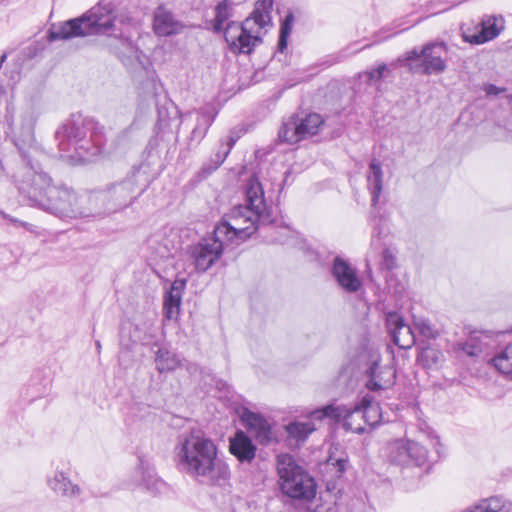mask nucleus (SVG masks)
<instances>
[{
  "label": "nucleus",
  "mask_w": 512,
  "mask_h": 512,
  "mask_svg": "<svg viewBox=\"0 0 512 512\" xmlns=\"http://www.w3.org/2000/svg\"><path fill=\"white\" fill-rule=\"evenodd\" d=\"M273 223L272 213L264 198L259 179L253 175L245 184V205L239 204L225 214L215 226L213 235L190 246L189 255L198 272L207 271L223 254L224 246L240 244L260 225Z\"/></svg>",
  "instance_id": "nucleus-1"
},
{
  "label": "nucleus",
  "mask_w": 512,
  "mask_h": 512,
  "mask_svg": "<svg viewBox=\"0 0 512 512\" xmlns=\"http://www.w3.org/2000/svg\"><path fill=\"white\" fill-rule=\"evenodd\" d=\"M90 35L106 36L108 47L119 56L131 57L137 53L130 24L117 18L110 2L101 1L79 17L51 24L47 39L54 42Z\"/></svg>",
  "instance_id": "nucleus-2"
},
{
  "label": "nucleus",
  "mask_w": 512,
  "mask_h": 512,
  "mask_svg": "<svg viewBox=\"0 0 512 512\" xmlns=\"http://www.w3.org/2000/svg\"><path fill=\"white\" fill-rule=\"evenodd\" d=\"M179 471L201 482L222 486L230 480L228 464L218 456V447L201 430L182 434L174 449Z\"/></svg>",
  "instance_id": "nucleus-3"
},
{
  "label": "nucleus",
  "mask_w": 512,
  "mask_h": 512,
  "mask_svg": "<svg viewBox=\"0 0 512 512\" xmlns=\"http://www.w3.org/2000/svg\"><path fill=\"white\" fill-rule=\"evenodd\" d=\"M55 139L61 152L74 151V157L86 160L101 153L104 127L92 118L73 114L56 130Z\"/></svg>",
  "instance_id": "nucleus-4"
},
{
  "label": "nucleus",
  "mask_w": 512,
  "mask_h": 512,
  "mask_svg": "<svg viewBox=\"0 0 512 512\" xmlns=\"http://www.w3.org/2000/svg\"><path fill=\"white\" fill-rule=\"evenodd\" d=\"M274 0H257L251 16L241 24L230 22L225 31V40L231 49L249 54L261 42L260 31L271 22L270 12Z\"/></svg>",
  "instance_id": "nucleus-5"
},
{
  "label": "nucleus",
  "mask_w": 512,
  "mask_h": 512,
  "mask_svg": "<svg viewBox=\"0 0 512 512\" xmlns=\"http://www.w3.org/2000/svg\"><path fill=\"white\" fill-rule=\"evenodd\" d=\"M311 419L322 420L329 418L334 421H343L346 430L356 433H363L365 428L357 420L374 426L379 422V406L373 402L369 395H365L359 403L353 405L329 404L311 411L308 415Z\"/></svg>",
  "instance_id": "nucleus-6"
},
{
  "label": "nucleus",
  "mask_w": 512,
  "mask_h": 512,
  "mask_svg": "<svg viewBox=\"0 0 512 512\" xmlns=\"http://www.w3.org/2000/svg\"><path fill=\"white\" fill-rule=\"evenodd\" d=\"M19 150L22 151L25 161L24 166L16 175L19 194L28 205L45 211L50 196H52L51 190L55 189V185L52 184L51 177L42 171L40 165L32 161L29 152L23 151L20 146Z\"/></svg>",
  "instance_id": "nucleus-7"
},
{
  "label": "nucleus",
  "mask_w": 512,
  "mask_h": 512,
  "mask_svg": "<svg viewBox=\"0 0 512 512\" xmlns=\"http://www.w3.org/2000/svg\"><path fill=\"white\" fill-rule=\"evenodd\" d=\"M276 469L281 492L295 500L310 501L316 495L314 478L289 454L277 456Z\"/></svg>",
  "instance_id": "nucleus-8"
},
{
  "label": "nucleus",
  "mask_w": 512,
  "mask_h": 512,
  "mask_svg": "<svg viewBox=\"0 0 512 512\" xmlns=\"http://www.w3.org/2000/svg\"><path fill=\"white\" fill-rule=\"evenodd\" d=\"M139 170H133L124 179L111 183L105 190L94 191V202L101 210L99 216L121 210L141 195L148 184H139Z\"/></svg>",
  "instance_id": "nucleus-9"
},
{
  "label": "nucleus",
  "mask_w": 512,
  "mask_h": 512,
  "mask_svg": "<svg viewBox=\"0 0 512 512\" xmlns=\"http://www.w3.org/2000/svg\"><path fill=\"white\" fill-rule=\"evenodd\" d=\"M51 192L52 196L45 211L61 219L98 217L101 211L98 205H95L93 192L77 194L66 186H55Z\"/></svg>",
  "instance_id": "nucleus-10"
},
{
  "label": "nucleus",
  "mask_w": 512,
  "mask_h": 512,
  "mask_svg": "<svg viewBox=\"0 0 512 512\" xmlns=\"http://www.w3.org/2000/svg\"><path fill=\"white\" fill-rule=\"evenodd\" d=\"M448 48L444 42H430L413 48L397 59L412 74L439 75L447 68Z\"/></svg>",
  "instance_id": "nucleus-11"
},
{
  "label": "nucleus",
  "mask_w": 512,
  "mask_h": 512,
  "mask_svg": "<svg viewBox=\"0 0 512 512\" xmlns=\"http://www.w3.org/2000/svg\"><path fill=\"white\" fill-rule=\"evenodd\" d=\"M367 183L372 202L370 217V224L372 225L371 245L381 246L382 238L388 233V222L386 217L381 214L380 208L377 207L383 189V171L381 163L377 159H373L369 164Z\"/></svg>",
  "instance_id": "nucleus-12"
},
{
  "label": "nucleus",
  "mask_w": 512,
  "mask_h": 512,
  "mask_svg": "<svg viewBox=\"0 0 512 512\" xmlns=\"http://www.w3.org/2000/svg\"><path fill=\"white\" fill-rule=\"evenodd\" d=\"M386 456L391 463L402 467H422L428 462L427 449L420 443L407 439H396L388 443Z\"/></svg>",
  "instance_id": "nucleus-13"
},
{
  "label": "nucleus",
  "mask_w": 512,
  "mask_h": 512,
  "mask_svg": "<svg viewBox=\"0 0 512 512\" xmlns=\"http://www.w3.org/2000/svg\"><path fill=\"white\" fill-rule=\"evenodd\" d=\"M322 123L323 120L317 113H310L304 117L292 116L283 123L278 137L281 142L295 144L317 134Z\"/></svg>",
  "instance_id": "nucleus-14"
},
{
  "label": "nucleus",
  "mask_w": 512,
  "mask_h": 512,
  "mask_svg": "<svg viewBox=\"0 0 512 512\" xmlns=\"http://www.w3.org/2000/svg\"><path fill=\"white\" fill-rule=\"evenodd\" d=\"M188 26L165 5H159L153 12V32L158 37H171L184 32Z\"/></svg>",
  "instance_id": "nucleus-15"
},
{
  "label": "nucleus",
  "mask_w": 512,
  "mask_h": 512,
  "mask_svg": "<svg viewBox=\"0 0 512 512\" xmlns=\"http://www.w3.org/2000/svg\"><path fill=\"white\" fill-rule=\"evenodd\" d=\"M386 326L392 341L401 349L411 348L415 343L413 326L406 324L397 312H389L386 316Z\"/></svg>",
  "instance_id": "nucleus-16"
},
{
  "label": "nucleus",
  "mask_w": 512,
  "mask_h": 512,
  "mask_svg": "<svg viewBox=\"0 0 512 512\" xmlns=\"http://www.w3.org/2000/svg\"><path fill=\"white\" fill-rule=\"evenodd\" d=\"M366 377V388L368 390H386L395 384L396 370L391 365H381L378 360H375L367 368Z\"/></svg>",
  "instance_id": "nucleus-17"
},
{
  "label": "nucleus",
  "mask_w": 512,
  "mask_h": 512,
  "mask_svg": "<svg viewBox=\"0 0 512 512\" xmlns=\"http://www.w3.org/2000/svg\"><path fill=\"white\" fill-rule=\"evenodd\" d=\"M331 271L337 284L345 292L355 293L361 288L362 283L357 276L355 268L341 257L334 259Z\"/></svg>",
  "instance_id": "nucleus-18"
},
{
  "label": "nucleus",
  "mask_w": 512,
  "mask_h": 512,
  "mask_svg": "<svg viewBox=\"0 0 512 512\" xmlns=\"http://www.w3.org/2000/svg\"><path fill=\"white\" fill-rule=\"evenodd\" d=\"M13 114L14 108L7 105L5 118L9 129L8 133H12L15 136L18 135L23 143H32L34 140V126L36 121L34 113L31 110L25 111L21 115L18 127L14 126Z\"/></svg>",
  "instance_id": "nucleus-19"
},
{
  "label": "nucleus",
  "mask_w": 512,
  "mask_h": 512,
  "mask_svg": "<svg viewBox=\"0 0 512 512\" xmlns=\"http://www.w3.org/2000/svg\"><path fill=\"white\" fill-rule=\"evenodd\" d=\"M137 472L141 475L142 484L152 495H160L168 490L167 484L157 476L152 464L143 458H139Z\"/></svg>",
  "instance_id": "nucleus-20"
},
{
  "label": "nucleus",
  "mask_w": 512,
  "mask_h": 512,
  "mask_svg": "<svg viewBox=\"0 0 512 512\" xmlns=\"http://www.w3.org/2000/svg\"><path fill=\"white\" fill-rule=\"evenodd\" d=\"M481 30L467 40L474 44H483L496 38L504 28V19L500 16L486 15L480 22Z\"/></svg>",
  "instance_id": "nucleus-21"
},
{
  "label": "nucleus",
  "mask_w": 512,
  "mask_h": 512,
  "mask_svg": "<svg viewBox=\"0 0 512 512\" xmlns=\"http://www.w3.org/2000/svg\"><path fill=\"white\" fill-rule=\"evenodd\" d=\"M229 451L239 462L250 463L255 458L256 446L243 431H237L230 439Z\"/></svg>",
  "instance_id": "nucleus-22"
},
{
  "label": "nucleus",
  "mask_w": 512,
  "mask_h": 512,
  "mask_svg": "<svg viewBox=\"0 0 512 512\" xmlns=\"http://www.w3.org/2000/svg\"><path fill=\"white\" fill-rule=\"evenodd\" d=\"M47 484L51 490L68 498H76L81 494V488L74 484L64 469L56 468L54 475L48 477Z\"/></svg>",
  "instance_id": "nucleus-23"
},
{
  "label": "nucleus",
  "mask_w": 512,
  "mask_h": 512,
  "mask_svg": "<svg viewBox=\"0 0 512 512\" xmlns=\"http://www.w3.org/2000/svg\"><path fill=\"white\" fill-rule=\"evenodd\" d=\"M186 286L185 279H176L165 293L163 310L164 315L169 320L177 319L180 312L182 292Z\"/></svg>",
  "instance_id": "nucleus-24"
},
{
  "label": "nucleus",
  "mask_w": 512,
  "mask_h": 512,
  "mask_svg": "<svg viewBox=\"0 0 512 512\" xmlns=\"http://www.w3.org/2000/svg\"><path fill=\"white\" fill-rule=\"evenodd\" d=\"M196 115V126L191 131L190 142L199 144L206 136L209 127L217 115V111L212 105H205L196 111Z\"/></svg>",
  "instance_id": "nucleus-25"
},
{
  "label": "nucleus",
  "mask_w": 512,
  "mask_h": 512,
  "mask_svg": "<svg viewBox=\"0 0 512 512\" xmlns=\"http://www.w3.org/2000/svg\"><path fill=\"white\" fill-rule=\"evenodd\" d=\"M502 336L508 337L502 345L499 346L495 355L489 360L491 365L502 374H512V334L501 333Z\"/></svg>",
  "instance_id": "nucleus-26"
},
{
  "label": "nucleus",
  "mask_w": 512,
  "mask_h": 512,
  "mask_svg": "<svg viewBox=\"0 0 512 512\" xmlns=\"http://www.w3.org/2000/svg\"><path fill=\"white\" fill-rule=\"evenodd\" d=\"M367 505L363 499L355 498L347 501V499H340V501H334L333 503H325L318 506L315 512H366Z\"/></svg>",
  "instance_id": "nucleus-27"
},
{
  "label": "nucleus",
  "mask_w": 512,
  "mask_h": 512,
  "mask_svg": "<svg viewBox=\"0 0 512 512\" xmlns=\"http://www.w3.org/2000/svg\"><path fill=\"white\" fill-rule=\"evenodd\" d=\"M512 503L499 496L482 499L479 503L467 508L468 512H510Z\"/></svg>",
  "instance_id": "nucleus-28"
},
{
  "label": "nucleus",
  "mask_w": 512,
  "mask_h": 512,
  "mask_svg": "<svg viewBox=\"0 0 512 512\" xmlns=\"http://www.w3.org/2000/svg\"><path fill=\"white\" fill-rule=\"evenodd\" d=\"M156 369L160 372L174 371L182 365L179 356L165 347H160L155 357Z\"/></svg>",
  "instance_id": "nucleus-29"
},
{
  "label": "nucleus",
  "mask_w": 512,
  "mask_h": 512,
  "mask_svg": "<svg viewBox=\"0 0 512 512\" xmlns=\"http://www.w3.org/2000/svg\"><path fill=\"white\" fill-rule=\"evenodd\" d=\"M417 361L425 369H438L444 362V354L435 347L426 346L419 352Z\"/></svg>",
  "instance_id": "nucleus-30"
},
{
  "label": "nucleus",
  "mask_w": 512,
  "mask_h": 512,
  "mask_svg": "<svg viewBox=\"0 0 512 512\" xmlns=\"http://www.w3.org/2000/svg\"><path fill=\"white\" fill-rule=\"evenodd\" d=\"M242 421L249 431H254L258 436L265 435L268 431L266 420L257 413L245 411L242 414Z\"/></svg>",
  "instance_id": "nucleus-31"
},
{
  "label": "nucleus",
  "mask_w": 512,
  "mask_h": 512,
  "mask_svg": "<svg viewBox=\"0 0 512 512\" xmlns=\"http://www.w3.org/2000/svg\"><path fill=\"white\" fill-rule=\"evenodd\" d=\"M315 429L316 427L312 422L294 421L286 426L289 437L295 439L297 442L305 441Z\"/></svg>",
  "instance_id": "nucleus-32"
},
{
  "label": "nucleus",
  "mask_w": 512,
  "mask_h": 512,
  "mask_svg": "<svg viewBox=\"0 0 512 512\" xmlns=\"http://www.w3.org/2000/svg\"><path fill=\"white\" fill-rule=\"evenodd\" d=\"M232 16V6L228 0H223L215 7V18L213 21V30L216 33L226 31L224 23Z\"/></svg>",
  "instance_id": "nucleus-33"
},
{
  "label": "nucleus",
  "mask_w": 512,
  "mask_h": 512,
  "mask_svg": "<svg viewBox=\"0 0 512 512\" xmlns=\"http://www.w3.org/2000/svg\"><path fill=\"white\" fill-rule=\"evenodd\" d=\"M413 330L426 339H436L439 335L437 328L424 317H413Z\"/></svg>",
  "instance_id": "nucleus-34"
},
{
  "label": "nucleus",
  "mask_w": 512,
  "mask_h": 512,
  "mask_svg": "<svg viewBox=\"0 0 512 512\" xmlns=\"http://www.w3.org/2000/svg\"><path fill=\"white\" fill-rule=\"evenodd\" d=\"M295 17L293 12H288L280 25V33L277 49L279 52H284L288 45V37L290 36L293 28Z\"/></svg>",
  "instance_id": "nucleus-35"
},
{
  "label": "nucleus",
  "mask_w": 512,
  "mask_h": 512,
  "mask_svg": "<svg viewBox=\"0 0 512 512\" xmlns=\"http://www.w3.org/2000/svg\"><path fill=\"white\" fill-rule=\"evenodd\" d=\"M390 73V67L385 63H382L379 64L376 68L366 71L364 75L366 76L368 84L372 85L379 82L381 79L388 77Z\"/></svg>",
  "instance_id": "nucleus-36"
},
{
  "label": "nucleus",
  "mask_w": 512,
  "mask_h": 512,
  "mask_svg": "<svg viewBox=\"0 0 512 512\" xmlns=\"http://www.w3.org/2000/svg\"><path fill=\"white\" fill-rule=\"evenodd\" d=\"M463 351L469 356H478L483 351V343L478 337H471L464 345Z\"/></svg>",
  "instance_id": "nucleus-37"
},
{
  "label": "nucleus",
  "mask_w": 512,
  "mask_h": 512,
  "mask_svg": "<svg viewBox=\"0 0 512 512\" xmlns=\"http://www.w3.org/2000/svg\"><path fill=\"white\" fill-rule=\"evenodd\" d=\"M382 267L392 270L396 267V257L391 250L385 248L382 252Z\"/></svg>",
  "instance_id": "nucleus-38"
},
{
  "label": "nucleus",
  "mask_w": 512,
  "mask_h": 512,
  "mask_svg": "<svg viewBox=\"0 0 512 512\" xmlns=\"http://www.w3.org/2000/svg\"><path fill=\"white\" fill-rule=\"evenodd\" d=\"M158 112V127L159 129H165L169 126L170 113L168 108L165 106H159L157 109Z\"/></svg>",
  "instance_id": "nucleus-39"
},
{
  "label": "nucleus",
  "mask_w": 512,
  "mask_h": 512,
  "mask_svg": "<svg viewBox=\"0 0 512 512\" xmlns=\"http://www.w3.org/2000/svg\"><path fill=\"white\" fill-rule=\"evenodd\" d=\"M130 410L134 417L144 419L150 413V406L143 403H135Z\"/></svg>",
  "instance_id": "nucleus-40"
},
{
  "label": "nucleus",
  "mask_w": 512,
  "mask_h": 512,
  "mask_svg": "<svg viewBox=\"0 0 512 512\" xmlns=\"http://www.w3.org/2000/svg\"><path fill=\"white\" fill-rule=\"evenodd\" d=\"M1 215L4 219L9 220L16 227H23L24 229H26L27 231L32 232V233L36 232V230H35L36 227L28 222H24L17 218L11 217L10 215H8L4 212H1Z\"/></svg>",
  "instance_id": "nucleus-41"
},
{
  "label": "nucleus",
  "mask_w": 512,
  "mask_h": 512,
  "mask_svg": "<svg viewBox=\"0 0 512 512\" xmlns=\"http://www.w3.org/2000/svg\"><path fill=\"white\" fill-rule=\"evenodd\" d=\"M236 142L237 141H235V138H230L227 136L225 142L221 143V146L226 145V149L223 151L222 156H219L218 164H222L224 162Z\"/></svg>",
  "instance_id": "nucleus-42"
},
{
  "label": "nucleus",
  "mask_w": 512,
  "mask_h": 512,
  "mask_svg": "<svg viewBox=\"0 0 512 512\" xmlns=\"http://www.w3.org/2000/svg\"><path fill=\"white\" fill-rule=\"evenodd\" d=\"M484 91L488 96L498 95L500 92L504 91V89H500L494 84H488L484 87Z\"/></svg>",
  "instance_id": "nucleus-43"
},
{
  "label": "nucleus",
  "mask_w": 512,
  "mask_h": 512,
  "mask_svg": "<svg viewBox=\"0 0 512 512\" xmlns=\"http://www.w3.org/2000/svg\"><path fill=\"white\" fill-rule=\"evenodd\" d=\"M244 131L241 128H233L230 130L228 137L235 138V141H237L242 135Z\"/></svg>",
  "instance_id": "nucleus-44"
},
{
  "label": "nucleus",
  "mask_w": 512,
  "mask_h": 512,
  "mask_svg": "<svg viewBox=\"0 0 512 512\" xmlns=\"http://www.w3.org/2000/svg\"><path fill=\"white\" fill-rule=\"evenodd\" d=\"M433 445L435 446L436 448V452L438 455H440V449L438 447L441 446V443H440V439L438 436H434L432 439H431Z\"/></svg>",
  "instance_id": "nucleus-45"
},
{
  "label": "nucleus",
  "mask_w": 512,
  "mask_h": 512,
  "mask_svg": "<svg viewBox=\"0 0 512 512\" xmlns=\"http://www.w3.org/2000/svg\"><path fill=\"white\" fill-rule=\"evenodd\" d=\"M4 101H6V93L4 90L0 89V105H2Z\"/></svg>",
  "instance_id": "nucleus-46"
},
{
  "label": "nucleus",
  "mask_w": 512,
  "mask_h": 512,
  "mask_svg": "<svg viewBox=\"0 0 512 512\" xmlns=\"http://www.w3.org/2000/svg\"><path fill=\"white\" fill-rule=\"evenodd\" d=\"M223 151H224V150H221V149H220V150L216 153V155H215V157H216V160H215L216 167H218V166H220V165H221V164H218V160H219V156H222Z\"/></svg>",
  "instance_id": "nucleus-47"
},
{
  "label": "nucleus",
  "mask_w": 512,
  "mask_h": 512,
  "mask_svg": "<svg viewBox=\"0 0 512 512\" xmlns=\"http://www.w3.org/2000/svg\"><path fill=\"white\" fill-rule=\"evenodd\" d=\"M344 463H345V461H344V460H339V461H338V465L340 466V470H343V469H344Z\"/></svg>",
  "instance_id": "nucleus-48"
},
{
  "label": "nucleus",
  "mask_w": 512,
  "mask_h": 512,
  "mask_svg": "<svg viewBox=\"0 0 512 512\" xmlns=\"http://www.w3.org/2000/svg\"><path fill=\"white\" fill-rule=\"evenodd\" d=\"M95 344H96L97 352L99 353V352H100V350H101V343H100V341H96V343H95Z\"/></svg>",
  "instance_id": "nucleus-49"
}]
</instances>
